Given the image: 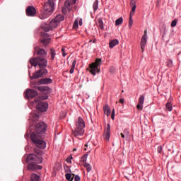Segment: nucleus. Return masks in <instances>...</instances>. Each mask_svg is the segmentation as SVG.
<instances>
[{"label": "nucleus", "instance_id": "nucleus-9", "mask_svg": "<svg viewBox=\"0 0 181 181\" xmlns=\"http://www.w3.org/2000/svg\"><path fill=\"white\" fill-rule=\"evenodd\" d=\"M47 107H49V105L46 102H40L37 105V110L41 111V112H45V111H47Z\"/></svg>", "mask_w": 181, "mask_h": 181}, {"label": "nucleus", "instance_id": "nucleus-44", "mask_svg": "<svg viewBox=\"0 0 181 181\" xmlns=\"http://www.w3.org/2000/svg\"><path fill=\"white\" fill-rule=\"evenodd\" d=\"M62 56H63L64 57H66V52H65V51H64V48H62Z\"/></svg>", "mask_w": 181, "mask_h": 181}, {"label": "nucleus", "instance_id": "nucleus-6", "mask_svg": "<svg viewBox=\"0 0 181 181\" xmlns=\"http://www.w3.org/2000/svg\"><path fill=\"white\" fill-rule=\"evenodd\" d=\"M84 127H86L84 120L83 118L78 117L76 122V128L75 130L72 131L74 136H81V135H84Z\"/></svg>", "mask_w": 181, "mask_h": 181}, {"label": "nucleus", "instance_id": "nucleus-7", "mask_svg": "<svg viewBox=\"0 0 181 181\" xmlns=\"http://www.w3.org/2000/svg\"><path fill=\"white\" fill-rule=\"evenodd\" d=\"M102 60L100 58H98L95 59V62L90 64L89 65V69H90V73L93 76H95L97 73H100V66H101Z\"/></svg>", "mask_w": 181, "mask_h": 181}, {"label": "nucleus", "instance_id": "nucleus-46", "mask_svg": "<svg viewBox=\"0 0 181 181\" xmlns=\"http://www.w3.org/2000/svg\"><path fill=\"white\" fill-rule=\"evenodd\" d=\"M79 25L81 26L83 25V19L80 18L79 19Z\"/></svg>", "mask_w": 181, "mask_h": 181}, {"label": "nucleus", "instance_id": "nucleus-34", "mask_svg": "<svg viewBox=\"0 0 181 181\" xmlns=\"http://www.w3.org/2000/svg\"><path fill=\"white\" fill-rule=\"evenodd\" d=\"M132 11L130 12V14L131 15H134L135 14V11L136 9V6H132Z\"/></svg>", "mask_w": 181, "mask_h": 181}, {"label": "nucleus", "instance_id": "nucleus-55", "mask_svg": "<svg viewBox=\"0 0 181 181\" xmlns=\"http://www.w3.org/2000/svg\"><path fill=\"white\" fill-rule=\"evenodd\" d=\"M66 169H69V166H66Z\"/></svg>", "mask_w": 181, "mask_h": 181}, {"label": "nucleus", "instance_id": "nucleus-41", "mask_svg": "<svg viewBox=\"0 0 181 181\" xmlns=\"http://www.w3.org/2000/svg\"><path fill=\"white\" fill-rule=\"evenodd\" d=\"M71 159H73V157L72 156H69L67 158H66V162L68 163H71Z\"/></svg>", "mask_w": 181, "mask_h": 181}, {"label": "nucleus", "instance_id": "nucleus-18", "mask_svg": "<svg viewBox=\"0 0 181 181\" xmlns=\"http://www.w3.org/2000/svg\"><path fill=\"white\" fill-rule=\"evenodd\" d=\"M37 90L41 93H50V88L48 86H38Z\"/></svg>", "mask_w": 181, "mask_h": 181}, {"label": "nucleus", "instance_id": "nucleus-47", "mask_svg": "<svg viewBox=\"0 0 181 181\" xmlns=\"http://www.w3.org/2000/svg\"><path fill=\"white\" fill-rule=\"evenodd\" d=\"M114 70H115V68L111 67L110 69V71L111 73H113Z\"/></svg>", "mask_w": 181, "mask_h": 181}, {"label": "nucleus", "instance_id": "nucleus-48", "mask_svg": "<svg viewBox=\"0 0 181 181\" xmlns=\"http://www.w3.org/2000/svg\"><path fill=\"white\" fill-rule=\"evenodd\" d=\"M124 99H120L119 100V103H120V104H124Z\"/></svg>", "mask_w": 181, "mask_h": 181}, {"label": "nucleus", "instance_id": "nucleus-26", "mask_svg": "<svg viewBox=\"0 0 181 181\" xmlns=\"http://www.w3.org/2000/svg\"><path fill=\"white\" fill-rule=\"evenodd\" d=\"M30 118H31L32 121H37V119H39V115H37L36 113H32L30 115Z\"/></svg>", "mask_w": 181, "mask_h": 181}, {"label": "nucleus", "instance_id": "nucleus-17", "mask_svg": "<svg viewBox=\"0 0 181 181\" xmlns=\"http://www.w3.org/2000/svg\"><path fill=\"white\" fill-rule=\"evenodd\" d=\"M52 80L50 79V78H44L40 79L38 81V84H44V85H47V84H52Z\"/></svg>", "mask_w": 181, "mask_h": 181}, {"label": "nucleus", "instance_id": "nucleus-49", "mask_svg": "<svg viewBox=\"0 0 181 181\" xmlns=\"http://www.w3.org/2000/svg\"><path fill=\"white\" fill-rule=\"evenodd\" d=\"M132 15H133V14H129V21H132Z\"/></svg>", "mask_w": 181, "mask_h": 181}, {"label": "nucleus", "instance_id": "nucleus-53", "mask_svg": "<svg viewBox=\"0 0 181 181\" xmlns=\"http://www.w3.org/2000/svg\"><path fill=\"white\" fill-rule=\"evenodd\" d=\"M73 151L74 152H76V151H77V148H74Z\"/></svg>", "mask_w": 181, "mask_h": 181}, {"label": "nucleus", "instance_id": "nucleus-52", "mask_svg": "<svg viewBox=\"0 0 181 181\" xmlns=\"http://www.w3.org/2000/svg\"><path fill=\"white\" fill-rule=\"evenodd\" d=\"M35 102L36 103V104H37V103H39V100L35 99Z\"/></svg>", "mask_w": 181, "mask_h": 181}, {"label": "nucleus", "instance_id": "nucleus-8", "mask_svg": "<svg viewBox=\"0 0 181 181\" xmlns=\"http://www.w3.org/2000/svg\"><path fill=\"white\" fill-rule=\"evenodd\" d=\"M46 74H47V69L46 68H40V70L33 74V78H40L43 76H46Z\"/></svg>", "mask_w": 181, "mask_h": 181}, {"label": "nucleus", "instance_id": "nucleus-12", "mask_svg": "<svg viewBox=\"0 0 181 181\" xmlns=\"http://www.w3.org/2000/svg\"><path fill=\"white\" fill-rule=\"evenodd\" d=\"M35 53H37V56H42V58L47 56V52H46V50L40 48V47H35Z\"/></svg>", "mask_w": 181, "mask_h": 181}, {"label": "nucleus", "instance_id": "nucleus-15", "mask_svg": "<svg viewBox=\"0 0 181 181\" xmlns=\"http://www.w3.org/2000/svg\"><path fill=\"white\" fill-rule=\"evenodd\" d=\"M144 101H145V96L144 95H141L140 98L139 99V103L136 105L137 110H139L140 111H142L144 108Z\"/></svg>", "mask_w": 181, "mask_h": 181}, {"label": "nucleus", "instance_id": "nucleus-24", "mask_svg": "<svg viewBox=\"0 0 181 181\" xmlns=\"http://www.w3.org/2000/svg\"><path fill=\"white\" fill-rule=\"evenodd\" d=\"M72 177H71V173H66L65 175V177L66 179V180L68 181H73V180L74 179V174H72Z\"/></svg>", "mask_w": 181, "mask_h": 181}, {"label": "nucleus", "instance_id": "nucleus-32", "mask_svg": "<svg viewBox=\"0 0 181 181\" xmlns=\"http://www.w3.org/2000/svg\"><path fill=\"white\" fill-rule=\"evenodd\" d=\"M166 110L168 111H172L173 107H172V103H168L165 106Z\"/></svg>", "mask_w": 181, "mask_h": 181}, {"label": "nucleus", "instance_id": "nucleus-51", "mask_svg": "<svg viewBox=\"0 0 181 181\" xmlns=\"http://www.w3.org/2000/svg\"><path fill=\"white\" fill-rule=\"evenodd\" d=\"M65 170H66V172H71V170H70V169H66L65 168Z\"/></svg>", "mask_w": 181, "mask_h": 181}, {"label": "nucleus", "instance_id": "nucleus-38", "mask_svg": "<svg viewBox=\"0 0 181 181\" xmlns=\"http://www.w3.org/2000/svg\"><path fill=\"white\" fill-rule=\"evenodd\" d=\"M162 151H163L162 146H158L157 148L158 153H162Z\"/></svg>", "mask_w": 181, "mask_h": 181}, {"label": "nucleus", "instance_id": "nucleus-33", "mask_svg": "<svg viewBox=\"0 0 181 181\" xmlns=\"http://www.w3.org/2000/svg\"><path fill=\"white\" fill-rule=\"evenodd\" d=\"M78 20L76 19V20H75V21L74 23L73 28L74 29H78Z\"/></svg>", "mask_w": 181, "mask_h": 181}, {"label": "nucleus", "instance_id": "nucleus-31", "mask_svg": "<svg viewBox=\"0 0 181 181\" xmlns=\"http://www.w3.org/2000/svg\"><path fill=\"white\" fill-rule=\"evenodd\" d=\"M88 156V154H84L81 158V162H83V163H87V157Z\"/></svg>", "mask_w": 181, "mask_h": 181}, {"label": "nucleus", "instance_id": "nucleus-13", "mask_svg": "<svg viewBox=\"0 0 181 181\" xmlns=\"http://www.w3.org/2000/svg\"><path fill=\"white\" fill-rule=\"evenodd\" d=\"M27 16H35L36 15V8L35 7L30 6L26 8Z\"/></svg>", "mask_w": 181, "mask_h": 181}, {"label": "nucleus", "instance_id": "nucleus-23", "mask_svg": "<svg viewBox=\"0 0 181 181\" xmlns=\"http://www.w3.org/2000/svg\"><path fill=\"white\" fill-rule=\"evenodd\" d=\"M49 54L51 56V60H54V58L56 57V50H54L53 48H51Z\"/></svg>", "mask_w": 181, "mask_h": 181}, {"label": "nucleus", "instance_id": "nucleus-5", "mask_svg": "<svg viewBox=\"0 0 181 181\" xmlns=\"http://www.w3.org/2000/svg\"><path fill=\"white\" fill-rule=\"evenodd\" d=\"M29 62L31 66H34V67L39 66L40 69H46L47 66V60L40 57L31 58Z\"/></svg>", "mask_w": 181, "mask_h": 181}, {"label": "nucleus", "instance_id": "nucleus-10", "mask_svg": "<svg viewBox=\"0 0 181 181\" xmlns=\"http://www.w3.org/2000/svg\"><path fill=\"white\" fill-rule=\"evenodd\" d=\"M37 95V91L32 89H28L25 92V97L28 99L30 100Z\"/></svg>", "mask_w": 181, "mask_h": 181}, {"label": "nucleus", "instance_id": "nucleus-29", "mask_svg": "<svg viewBox=\"0 0 181 181\" xmlns=\"http://www.w3.org/2000/svg\"><path fill=\"white\" fill-rule=\"evenodd\" d=\"M83 166H84V168H86L87 172H90L91 171V169H92L91 165H90L89 163H85L83 164Z\"/></svg>", "mask_w": 181, "mask_h": 181}, {"label": "nucleus", "instance_id": "nucleus-54", "mask_svg": "<svg viewBox=\"0 0 181 181\" xmlns=\"http://www.w3.org/2000/svg\"><path fill=\"white\" fill-rule=\"evenodd\" d=\"M85 146H86V148H87V146H88V145L86 144Z\"/></svg>", "mask_w": 181, "mask_h": 181}, {"label": "nucleus", "instance_id": "nucleus-50", "mask_svg": "<svg viewBox=\"0 0 181 181\" xmlns=\"http://www.w3.org/2000/svg\"><path fill=\"white\" fill-rule=\"evenodd\" d=\"M122 138H125V134L124 133L120 134Z\"/></svg>", "mask_w": 181, "mask_h": 181}, {"label": "nucleus", "instance_id": "nucleus-25", "mask_svg": "<svg viewBox=\"0 0 181 181\" xmlns=\"http://www.w3.org/2000/svg\"><path fill=\"white\" fill-rule=\"evenodd\" d=\"M77 63V61L74 60L72 62V65H71V68L69 71L70 74H73V73H74V69H76V64Z\"/></svg>", "mask_w": 181, "mask_h": 181}, {"label": "nucleus", "instance_id": "nucleus-43", "mask_svg": "<svg viewBox=\"0 0 181 181\" xmlns=\"http://www.w3.org/2000/svg\"><path fill=\"white\" fill-rule=\"evenodd\" d=\"M74 180L75 181H80V176L74 175Z\"/></svg>", "mask_w": 181, "mask_h": 181}, {"label": "nucleus", "instance_id": "nucleus-27", "mask_svg": "<svg viewBox=\"0 0 181 181\" xmlns=\"http://www.w3.org/2000/svg\"><path fill=\"white\" fill-rule=\"evenodd\" d=\"M122 22H124V19L122 17L119 18L118 19L116 20L115 21V25L116 26H119V25H122Z\"/></svg>", "mask_w": 181, "mask_h": 181}, {"label": "nucleus", "instance_id": "nucleus-2", "mask_svg": "<svg viewBox=\"0 0 181 181\" xmlns=\"http://www.w3.org/2000/svg\"><path fill=\"white\" fill-rule=\"evenodd\" d=\"M34 152L36 154H30L27 157V161L31 162L28 164V170H40L42 166L37 165V163H42L43 158L42 157V151L40 148H34Z\"/></svg>", "mask_w": 181, "mask_h": 181}, {"label": "nucleus", "instance_id": "nucleus-20", "mask_svg": "<svg viewBox=\"0 0 181 181\" xmlns=\"http://www.w3.org/2000/svg\"><path fill=\"white\" fill-rule=\"evenodd\" d=\"M119 43V41H118V40H111L110 42H109V47L110 49H112L115 47V46H117V45H118Z\"/></svg>", "mask_w": 181, "mask_h": 181}, {"label": "nucleus", "instance_id": "nucleus-30", "mask_svg": "<svg viewBox=\"0 0 181 181\" xmlns=\"http://www.w3.org/2000/svg\"><path fill=\"white\" fill-rule=\"evenodd\" d=\"M93 8L95 12L98 9V0L95 1V2L93 3Z\"/></svg>", "mask_w": 181, "mask_h": 181}, {"label": "nucleus", "instance_id": "nucleus-36", "mask_svg": "<svg viewBox=\"0 0 181 181\" xmlns=\"http://www.w3.org/2000/svg\"><path fill=\"white\" fill-rule=\"evenodd\" d=\"M130 5L131 6H136V0H131Z\"/></svg>", "mask_w": 181, "mask_h": 181}, {"label": "nucleus", "instance_id": "nucleus-39", "mask_svg": "<svg viewBox=\"0 0 181 181\" xmlns=\"http://www.w3.org/2000/svg\"><path fill=\"white\" fill-rule=\"evenodd\" d=\"M62 13H64V15H66L67 13V8L66 7H62Z\"/></svg>", "mask_w": 181, "mask_h": 181}, {"label": "nucleus", "instance_id": "nucleus-16", "mask_svg": "<svg viewBox=\"0 0 181 181\" xmlns=\"http://www.w3.org/2000/svg\"><path fill=\"white\" fill-rule=\"evenodd\" d=\"M48 36V34H44V37L41 40V43H42L44 46H47V45L50 43V38H49Z\"/></svg>", "mask_w": 181, "mask_h": 181}, {"label": "nucleus", "instance_id": "nucleus-11", "mask_svg": "<svg viewBox=\"0 0 181 181\" xmlns=\"http://www.w3.org/2000/svg\"><path fill=\"white\" fill-rule=\"evenodd\" d=\"M146 33H147V30H145L144 35L142 36L141 40L140 45H141V49L142 52H144V51L145 50V46H146V42H147Z\"/></svg>", "mask_w": 181, "mask_h": 181}, {"label": "nucleus", "instance_id": "nucleus-42", "mask_svg": "<svg viewBox=\"0 0 181 181\" xmlns=\"http://www.w3.org/2000/svg\"><path fill=\"white\" fill-rule=\"evenodd\" d=\"M123 134L125 135V136H128L129 135V132L125 129L124 130Z\"/></svg>", "mask_w": 181, "mask_h": 181}, {"label": "nucleus", "instance_id": "nucleus-19", "mask_svg": "<svg viewBox=\"0 0 181 181\" xmlns=\"http://www.w3.org/2000/svg\"><path fill=\"white\" fill-rule=\"evenodd\" d=\"M103 111L105 115H107V117H110L111 115V110L110 109V105H105L103 107Z\"/></svg>", "mask_w": 181, "mask_h": 181}, {"label": "nucleus", "instance_id": "nucleus-40", "mask_svg": "<svg viewBox=\"0 0 181 181\" xmlns=\"http://www.w3.org/2000/svg\"><path fill=\"white\" fill-rule=\"evenodd\" d=\"M111 118H112V119H114V118H115V110H114V109L112 111Z\"/></svg>", "mask_w": 181, "mask_h": 181}, {"label": "nucleus", "instance_id": "nucleus-21", "mask_svg": "<svg viewBox=\"0 0 181 181\" xmlns=\"http://www.w3.org/2000/svg\"><path fill=\"white\" fill-rule=\"evenodd\" d=\"M30 181H40V177L37 174H33L30 177Z\"/></svg>", "mask_w": 181, "mask_h": 181}, {"label": "nucleus", "instance_id": "nucleus-56", "mask_svg": "<svg viewBox=\"0 0 181 181\" xmlns=\"http://www.w3.org/2000/svg\"><path fill=\"white\" fill-rule=\"evenodd\" d=\"M163 36H165V33H164L163 35Z\"/></svg>", "mask_w": 181, "mask_h": 181}, {"label": "nucleus", "instance_id": "nucleus-14", "mask_svg": "<svg viewBox=\"0 0 181 181\" xmlns=\"http://www.w3.org/2000/svg\"><path fill=\"white\" fill-rule=\"evenodd\" d=\"M110 137H111V125H110V124H107L106 130L105 131L104 139L108 141H110Z\"/></svg>", "mask_w": 181, "mask_h": 181}, {"label": "nucleus", "instance_id": "nucleus-22", "mask_svg": "<svg viewBox=\"0 0 181 181\" xmlns=\"http://www.w3.org/2000/svg\"><path fill=\"white\" fill-rule=\"evenodd\" d=\"M71 2L70 1H65L64 3V7L70 12L71 11Z\"/></svg>", "mask_w": 181, "mask_h": 181}, {"label": "nucleus", "instance_id": "nucleus-4", "mask_svg": "<svg viewBox=\"0 0 181 181\" xmlns=\"http://www.w3.org/2000/svg\"><path fill=\"white\" fill-rule=\"evenodd\" d=\"M63 21H64V16L62 14L57 15L52 21H50L49 25V28L47 25H45L42 27V29L45 32H49L51 29L57 28V25H60V22H63Z\"/></svg>", "mask_w": 181, "mask_h": 181}, {"label": "nucleus", "instance_id": "nucleus-37", "mask_svg": "<svg viewBox=\"0 0 181 181\" xmlns=\"http://www.w3.org/2000/svg\"><path fill=\"white\" fill-rule=\"evenodd\" d=\"M176 25H177V21H176V20L173 21L171 23V27L175 28V26H176Z\"/></svg>", "mask_w": 181, "mask_h": 181}, {"label": "nucleus", "instance_id": "nucleus-35", "mask_svg": "<svg viewBox=\"0 0 181 181\" xmlns=\"http://www.w3.org/2000/svg\"><path fill=\"white\" fill-rule=\"evenodd\" d=\"M167 66L168 67H173V62L170 59H169L168 62H167Z\"/></svg>", "mask_w": 181, "mask_h": 181}, {"label": "nucleus", "instance_id": "nucleus-28", "mask_svg": "<svg viewBox=\"0 0 181 181\" xmlns=\"http://www.w3.org/2000/svg\"><path fill=\"white\" fill-rule=\"evenodd\" d=\"M98 25L100 29H101L102 30H103V29H104V22H103L102 18H98Z\"/></svg>", "mask_w": 181, "mask_h": 181}, {"label": "nucleus", "instance_id": "nucleus-1", "mask_svg": "<svg viewBox=\"0 0 181 181\" xmlns=\"http://www.w3.org/2000/svg\"><path fill=\"white\" fill-rule=\"evenodd\" d=\"M47 124L43 122H40L35 124V132L30 135V139L34 145L40 149L46 148V141H43V137L46 132Z\"/></svg>", "mask_w": 181, "mask_h": 181}, {"label": "nucleus", "instance_id": "nucleus-45", "mask_svg": "<svg viewBox=\"0 0 181 181\" xmlns=\"http://www.w3.org/2000/svg\"><path fill=\"white\" fill-rule=\"evenodd\" d=\"M134 23V21L132 20V21H129V28H132V24Z\"/></svg>", "mask_w": 181, "mask_h": 181}, {"label": "nucleus", "instance_id": "nucleus-3", "mask_svg": "<svg viewBox=\"0 0 181 181\" xmlns=\"http://www.w3.org/2000/svg\"><path fill=\"white\" fill-rule=\"evenodd\" d=\"M44 10L41 11L39 16L40 19H47L49 16L54 12V1L53 0H47L43 5Z\"/></svg>", "mask_w": 181, "mask_h": 181}]
</instances>
